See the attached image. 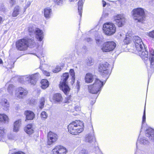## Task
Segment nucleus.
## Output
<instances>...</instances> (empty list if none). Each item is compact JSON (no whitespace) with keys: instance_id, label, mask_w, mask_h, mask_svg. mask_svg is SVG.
Instances as JSON below:
<instances>
[{"instance_id":"52","label":"nucleus","mask_w":154,"mask_h":154,"mask_svg":"<svg viewBox=\"0 0 154 154\" xmlns=\"http://www.w3.org/2000/svg\"><path fill=\"white\" fill-rule=\"evenodd\" d=\"M75 78H71V84L73 85L75 82Z\"/></svg>"},{"instance_id":"43","label":"nucleus","mask_w":154,"mask_h":154,"mask_svg":"<svg viewBox=\"0 0 154 154\" xmlns=\"http://www.w3.org/2000/svg\"><path fill=\"white\" fill-rule=\"evenodd\" d=\"M95 149V153L96 154H103L98 147H96Z\"/></svg>"},{"instance_id":"36","label":"nucleus","mask_w":154,"mask_h":154,"mask_svg":"<svg viewBox=\"0 0 154 154\" xmlns=\"http://www.w3.org/2000/svg\"><path fill=\"white\" fill-rule=\"evenodd\" d=\"M146 35L152 38H154V30L147 32Z\"/></svg>"},{"instance_id":"7","label":"nucleus","mask_w":154,"mask_h":154,"mask_svg":"<svg viewBox=\"0 0 154 154\" xmlns=\"http://www.w3.org/2000/svg\"><path fill=\"white\" fill-rule=\"evenodd\" d=\"M69 75L68 73H63L61 81L59 85L60 90L62 91L65 94H68L70 91V89L68 85L67 80L69 78Z\"/></svg>"},{"instance_id":"20","label":"nucleus","mask_w":154,"mask_h":154,"mask_svg":"<svg viewBox=\"0 0 154 154\" xmlns=\"http://www.w3.org/2000/svg\"><path fill=\"white\" fill-rule=\"evenodd\" d=\"M24 114L26 116V121L27 120H32L35 117V114L34 113L29 110H26L25 111Z\"/></svg>"},{"instance_id":"8","label":"nucleus","mask_w":154,"mask_h":154,"mask_svg":"<svg viewBox=\"0 0 154 154\" xmlns=\"http://www.w3.org/2000/svg\"><path fill=\"white\" fill-rule=\"evenodd\" d=\"M132 14L135 20H137L138 22H143L145 16V12L143 8H138L134 9L132 11Z\"/></svg>"},{"instance_id":"22","label":"nucleus","mask_w":154,"mask_h":154,"mask_svg":"<svg viewBox=\"0 0 154 154\" xmlns=\"http://www.w3.org/2000/svg\"><path fill=\"white\" fill-rule=\"evenodd\" d=\"M52 10L50 8H46L44 9V14L46 19H47L50 18Z\"/></svg>"},{"instance_id":"58","label":"nucleus","mask_w":154,"mask_h":154,"mask_svg":"<svg viewBox=\"0 0 154 154\" xmlns=\"http://www.w3.org/2000/svg\"><path fill=\"white\" fill-rule=\"evenodd\" d=\"M2 21V19L1 17H0V24L1 23V22Z\"/></svg>"},{"instance_id":"21","label":"nucleus","mask_w":154,"mask_h":154,"mask_svg":"<svg viewBox=\"0 0 154 154\" xmlns=\"http://www.w3.org/2000/svg\"><path fill=\"white\" fill-rule=\"evenodd\" d=\"M140 134L136 143L137 148L138 147V143L144 145H147L149 144V142L147 139L145 137H143L140 138Z\"/></svg>"},{"instance_id":"44","label":"nucleus","mask_w":154,"mask_h":154,"mask_svg":"<svg viewBox=\"0 0 154 154\" xmlns=\"http://www.w3.org/2000/svg\"><path fill=\"white\" fill-rule=\"evenodd\" d=\"M71 96H69L67 97L66 98L65 100V103H69L71 102Z\"/></svg>"},{"instance_id":"45","label":"nucleus","mask_w":154,"mask_h":154,"mask_svg":"<svg viewBox=\"0 0 154 154\" xmlns=\"http://www.w3.org/2000/svg\"><path fill=\"white\" fill-rule=\"evenodd\" d=\"M42 71L43 73L46 76H48L50 75V73L47 71L43 70Z\"/></svg>"},{"instance_id":"10","label":"nucleus","mask_w":154,"mask_h":154,"mask_svg":"<svg viewBox=\"0 0 154 154\" xmlns=\"http://www.w3.org/2000/svg\"><path fill=\"white\" fill-rule=\"evenodd\" d=\"M116 46V43L113 41H108L105 42L101 48L103 52H107L113 50Z\"/></svg>"},{"instance_id":"19","label":"nucleus","mask_w":154,"mask_h":154,"mask_svg":"<svg viewBox=\"0 0 154 154\" xmlns=\"http://www.w3.org/2000/svg\"><path fill=\"white\" fill-rule=\"evenodd\" d=\"M24 130L26 133L30 135L34 133V128L33 124H29L27 125L24 128Z\"/></svg>"},{"instance_id":"47","label":"nucleus","mask_w":154,"mask_h":154,"mask_svg":"<svg viewBox=\"0 0 154 154\" xmlns=\"http://www.w3.org/2000/svg\"><path fill=\"white\" fill-rule=\"evenodd\" d=\"M4 131L3 129L0 128V137L4 135Z\"/></svg>"},{"instance_id":"35","label":"nucleus","mask_w":154,"mask_h":154,"mask_svg":"<svg viewBox=\"0 0 154 154\" xmlns=\"http://www.w3.org/2000/svg\"><path fill=\"white\" fill-rule=\"evenodd\" d=\"M98 96V95H93V96L91 97L92 98L93 100H91L90 102V104L91 105H93L96 102V100Z\"/></svg>"},{"instance_id":"33","label":"nucleus","mask_w":154,"mask_h":154,"mask_svg":"<svg viewBox=\"0 0 154 154\" xmlns=\"http://www.w3.org/2000/svg\"><path fill=\"white\" fill-rule=\"evenodd\" d=\"M131 41V37L126 36L124 40V42L125 45H128L130 43Z\"/></svg>"},{"instance_id":"32","label":"nucleus","mask_w":154,"mask_h":154,"mask_svg":"<svg viewBox=\"0 0 154 154\" xmlns=\"http://www.w3.org/2000/svg\"><path fill=\"white\" fill-rule=\"evenodd\" d=\"M45 99L44 97H42L40 100L39 104V107L41 109H42L44 107L45 103Z\"/></svg>"},{"instance_id":"15","label":"nucleus","mask_w":154,"mask_h":154,"mask_svg":"<svg viewBox=\"0 0 154 154\" xmlns=\"http://www.w3.org/2000/svg\"><path fill=\"white\" fill-rule=\"evenodd\" d=\"M85 140L86 142L89 143H94L95 141V138L94 134V130L93 128H92L91 132L85 136Z\"/></svg>"},{"instance_id":"63","label":"nucleus","mask_w":154,"mask_h":154,"mask_svg":"<svg viewBox=\"0 0 154 154\" xmlns=\"http://www.w3.org/2000/svg\"><path fill=\"white\" fill-rule=\"evenodd\" d=\"M70 2H72L74 0H69Z\"/></svg>"},{"instance_id":"28","label":"nucleus","mask_w":154,"mask_h":154,"mask_svg":"<svg viewBox=\"0 0 154 154\" xmlns=\"http://www.w3.org/2000/svg\"><path fill=\"white\" fill-rule=\"evenodd\" d=\"M146 104L144 107V108L143 112V115L142 117V123L141 127L140 129V133L142 131V130L143 128L145 125V123L146 122Z\"/></svg>"},{"instance_id":"39","label":"nucleus","mask_w":154,"mask_h":154,"mask_svg":"<svg viewBox=\"0 0 154 154\" xmlns=\"http://www.w3.org/2000/svg\"><path fill=\"white\" fill-rule=\"evenodd\" d=\"M54 2L56 4L59 5H62L63 3L62 0H54Z\"/></svg>"},{"instance_id":"64","label":"nucleus","mask_w":154,"mask_h":154,"mask_svg":"<svg viewBox=\"0 0 154 154\" xmlns=\"http://www.w3.org/2000/svg\"><path fill=\"white\" fill-rule=\"evenodd\" d=\"M15 77V76H12V78H14V77Z\"/></svg>"},{"instance_id":"41","label":"nucleus","mask_w":154,"mask_h":154,"mask_svg":"<svg viewBox=\"0 0 154 154\" xmlns=\"http://www.w3.org/2000/svg\"><path fill=\"white\" fill-rule=\"evenodd\" d=\"M79 154H89V153L88 150L83 149L80 151Z\"/></svg>"},{"instance_id":"30","label":"nucleus","mask_w":154,"mask_h":154,"mask_svg":"<svg viewBox=\"0 0 154 154\" xmlns=\"http://www.w3.org/2000/svg\"><path fill=\"white\" fill-rule=\"evenodd\" d=\"M20 8L18 6H17L14 8L12 15L13 17H17L19 14Z\"/></svg>"},{"instance_id":"4","label":"nucleus","mask_w":154,"mask_h":154,"mask_svg":"<svg viewBox=\"0 0 154 154\" xmlns=\"http://www.w3.org/2000/svg\"><path fill=\"white\" fill-rule=\"evenodd\" d=\"M39 76L38 73L28 75L25 76H22L20 77L18 79V81L21 84L26 83L31 85H35L39 78Z\"/></svg>"},{"instance_id":"29","label":"nucleus","mask_w":154,"mask_h":154,"mask_svg":"<svg viewBox=\"0 0 154 154\" xmlns=\"http://www.w3.org/2000/svg\"><path fill=\"white\" fill-rule=\"evenodd\" d=\"M8 117L4 114H0V123H5L8 122Z\"/></svg>"},{"instance_id":"59","label":"nucleus","mask_w":154,"mask_h":154,"mask_svg":"<svg viewBox=\"0 0 154 154\" xmlns=\"http://www.w3.org/2000/svg\"><path fill=\"white\" fill-rule=\"evenodd\" d=\"M3 63V61L0 58V64Z\"/></svg>"},{"instance_id":"51","label":"nucleus","mask_w":154,"mask_h":154,"mask_svg":"<svg viewBox=\"0 0 154 154\" xmlns=\"http://www.w3.org/2000/svg\"><path fill=\"white\" fill-rule=\"evenodd\" d=\"M12 154H25L24 152H14Z\"/></svg>"},{"instance_id":"49","label":"nucleus","mask_w":154,"mask_h":154,"mask_svg":"<svg viewBox=\"0 0 154 154\" xmlns=\"http://www.w3.org/2000/svg\"><path fill=\"white\" fill-rule=\"evenodd\" d=\"M74 108L76 111H78L80 110V107L78 105H75Z\"/></svg>"},{"instance_id":"40","label":"nucleus","mask_w":154,"mask_h":154,"mask_svg":"<svg viewBox=\"0 0 154 154\" xmlns=\"http://www.w3.org/2000/svg\"><path fill=\"white\" fill-rule=\"evenodd\" d=\"M108 15L109 14L106 11V10H104L102 15V18H106L108 16Z\"/></svg>"},{"instance_id":"60","label":"nucleus","mask_w":154,"mask_h":154,"mask_svg":"<svg viewBox=\"0 0 154 154\" xmlns=\"http://www.w3.org/2000/svg\"><path fill=\"white\" fill-rule=\"evenodd\" d=\"M75 48H76V49L77 50H79V49H78V48L77 46H75Z\"/></svg>"},{"instance_id":"16","label":"nucleus","mask_w":154,"mask_h":154,"mask_svg":"<svg viewBox=\"0 0 154 154\" xmlns=\"http://www.w3.org/2000/svg\"><path fill=\"white\" fill-rule=\"evenodd\" d=\"M115 21L118 26L121 27L124 25L125 19L121 15H118L115 18Z\"/></svg>"},{"instance_id":"27","label":"nucleus","mask_w":154,"mask_h":154,"mask_svg":"<svg viewBox=\"0 0 154 154\" xmlns=\"http://www.w3.org/2000/svg\"><path fill=\"white\" fill-rule=\"evenodd\" d=\"M41 87L43 89H45L48 88L49 86V82L48 80L45 79H42L41 82Z\"/></svg>"},{"instance_id":"54","label":"nucleus","mask_w":154,"mask_h":154,"mask_svg":"<svg viewBox=\"0 0 154 154\" xmlns=\"http://www.w3.org/2000/svg\"><path fill=\"white\" fill-rule=\"evenodd\" d=\"M102 3H103V7H105L106 5V2L104 1V0L102 1Z\"/></svg>"},{"instance_id":"55","label":"nucleus","mask_w":154,"mask_h":154,"mask_svg":"<svg viewBox=\"0 0 154 154\" xmlns=\"http://www.w3.org/2000/svg\"><path fill=\"white\" fill-rule=\"evenodd\" d=\"M95 40L96 41V43L98 45H99L100 40L99 39L95 38Z\"/></svg>"},{"instance_id":"23","label":"nucleus","mask_w":154,"mask_h":154,"mask_svg":"<svg viewBox=\"0 0 154 154\" xmlns=\"http://www.w3.org/2000/svg\"><path fill=\"white\" fill-rule=\"evenodd\" d=\"M21 120L19 119L14 122L13 129L14 132H17L19 131V128L21 124Z\"/></svg>"},{"instance_id":"46","label":"nucleus","mask_w":154,"mask_h":154,"mask_svg":"<svg viewBox=\"0 0 154 154\" xmlns=\"http://www.w3.org/2000/svg\"><path fill=\"white\" fill-rule=\"evenodd\" d=\"M31 2L30 1H28L27 2L26 6L24 7V9L25 10L26 9L29 7L31 5Z\"/></svg>"},{"instance_id":"12","label":"nucleus","mask_w":154,"mask_h":154,"mask_svg":"<svg viewBox=\"0 0 154 154\" xmlns=\"http://www.w3.org/2000/svg\"><path fill=\"white\" fill-rule=\"evenodd\" d=\"M133 40L137 51H139L142 49L143 47H145V45L142 40L139 36H134L133 38Z\"/></svg>"},{"instance_id":"13","label":"nucleus","mask_w":154,"mask_h":154,"mask_svg":"<svg viewBox=\"0 0 154 154\" xmlns=\"http://www.w3.org/2000/svg\"><path fill=\"white\" fill-rule=\"evenodd\" d=\"M58 136L56 134L50 131L48 135V144L50 145L57 140Z\"/></svg>"},{"instance_id":"31","label":"nucleus","mask_w":154,"mask_h":154,"mask_svg":"<svg viewBox=\"0 0 154 154\" xmlns=\"http://www.w3.org/2000/svg\"><path fill=\"white\" fill-rule=\"evenodd\" d=\"M86 63L88 66H91L94 63V61L93 58L91 57H88L86 60Z\"/></svg>"},{"instance_id":"3","label":"nucleus","mask_w":154,"mask_h":154,"mask_svg":"<svg viewBox=\"0 0 154 154\" xmlns=\"http://www.w3.org/2000/svg\"><path fill=\"white\" fill-rule=\"evenodd\" d=\"M84 126L82 122L76 121L71 123L68 126V131L70 134L76 135L82 132Z\"/></svg>"},{"instance_id":"5","label":"nucleus","mask_w":154,"mask_h":154,"mask_svg":"<svg viewBox=\"0 0 154 154\" xmlns=\"http://www.w3.org/2000/svg\"><path fill=\"white\" fill-rule=\"evenodd\" d=\"M105 83V81H102L96 79L93 85L88 86L89 92L98 96Z\"/></svg>"},{"instance_id":"11","label":"nucleus","mask_w":154,"mask_h":154,"mask_svg":"<svg viewBox=\"0 0 154 154\" xmlns=\"http://www.w3.org/2000/svg\"><path fill=\"white\" fill-rule=\"evenodd\" d=\"M28 93V91L26 88L20 87L17 88L15 95L18 99L21 100L25 98Z\"/></svg>"},{"instance_id":"61","label":"nucleus","mask_w":154,"mask_h":154,"mask_svg":"<svg viewBox=\"0 0 154 154\" xmlns=\"http://www.w3.org/2000/svg\"><path fill=\"white\" fill-rule=\"evenodd\" d=\"M10 88H12L13 87V85L12 84H10Z\"/></svg>"},{"instance_id":"18","label":"nucleus","mask_w":154,"mask_h":154,"mask_svg":"<svg viewBox=\"0 0 154 154\" xmlns=\"http://www.w3.org/2000/svg\"><path fill=\"white\" fill-rule=\"evenodd\" d=\"M52 100L54 103H60L62 101L63 97L60 93H57L53 95Z\"/></svg>"},{"instance_id":"48","label":"nucleus","mask_w":154,"mask_h":154,"mask_svg":"<svg viewBox=\"0 0 154 154\" xmlns=\"http://www.w3.org/2000/svg\"><path fill=\"white\" fill-rule=\"evenodd\" d=\"M85 41L87 42L90 43L92 41V39L91 38L88 37L85 38Z\"/></svg>"},{"instance_id":"56","label":"nucleus","mask_w":154,"mask_h":154,"mask_svg":"<svg viewBox=\"0 0 154 154\" xmlns=\"http://www.w3.org/2000/svg\"><path fill=\"white\" fill-rule=\"evenodd\" d=\"M9 86L10 84L9 83H8L6 84L5 87L7 88L8 90H9Z\"/></svg>"},{"instance_id":"25","label":"nucleus","mask_w":154,"mask_h":154,"mask_svg":"<svg viewBox=\"0 0 154 154\" xmlns=\"http://www.w3.org/2000/svg\"><path fill=\"white\" fill-rule=\"evenodd\" d=\"M78 11L80 17L82 16V8L83 7V2L82 0H79L78 2Z\"/></svg>"},{"instance_id":"57","label":"nucleus","mask_w":154,"mask_h":154,"mask_svg":"<svg viewBox=\"0 0 154 154\" xmlns=\"http://www.w3.org/2000/svg\"><path fill=\"white\" fill-rule=\"evenodd\" d=\"M125 0H120L119 2H120L121 4H122L121 3L122 2H125Z\"/></svg>"},{"instance_id":"6","label":"nucleus","mask_w":154,"mask_h":154,"mask_svg":"<svg viewBox=\"0 0 154 154\" xmlns=\"http://www.w3.org/2000/svg\"><path fill=\"white\" fill-rule=\"evenodd\" d=\"M110 65L107 62L103 63H100L98 66L99 72L100 73L103 77L104 78L105 80L103 81L106 82L111 73V70L109 68Z\"/></svg>"},{"instance_id":"34","label":"nucleus","mask_w":154,"mask_h":154,"mask_svg":"<svg viewBox=\"0 0 154 154\" xmlns=\"http://www.w3.org/2000/svg\"><path fill=\"white\" fill-rule=\"evenodd\" d=\"M40 116L43 120H45L48 117V114L45 111H43L41 112Z\"/></svg>"},{"instance_id":"1","label":"nucleus","mask_w":154,"mask_h":154,"mask_svg":"<svg viewBox=\"0 0 154 154\" xmlns=\"http://www.w3.org/2000/svg\"><path fill=\"white\" fill-rule=\"evenodd\" d=\"M29 34L32 37L20 39L16 42V46L18 50L24 51L26 50L28 47L32 48L35 44L34 38L32 36L35 35L36 39L40 42L42 41L44 38L43 31L39 28H36L32 26H30L28 28Z\"/></svg>"},{"instance_id":"2","label":"nucleus","mask_w":154,"mask_h":154,"mask_svg":"<svg viewBox=\"0 0 154 154\" xmlns=\"http://www.w3.org/2000/svg\"><path fill=\"white\" fill-rule=\"evenodd\" d=\"M138 51V53L139 56L143 59L146 60L148 59V57L150 61V68L147 66L148 70H150L151 72L154 71V50L152 49H149V56L148 51L146 50L145 47H143L142 49Z\"/></svg>"},{"instance_id":"37","label":"nucleus","mask_w":154,"mask_h":154,"mask_svg":"<svg viewBox=\"0 0 154 154\" xmlns=\"http://www.w3.org/2000/svg\"><path fill=\"white\" fill-rule=\"evenodd\" d=\"M61 69L60 67L59 66H57L55 69L53 70V72L55 73L61 71Z\"/></svg>"},{"instance_id":"26","label":"nucleus","mask_w":154,"mask_h":154,"mask_svg":"<svg viewBox=\"0 0 154 154\" xmlns=\"http://www.w3.org/2000/svg\"><path fill=\"white\" fill-rule=\"evenodd\" d=\"M2 104L3 106L4 109L8 112L9 108V102L7 100L4 99L2 101Z\"/></svg>"},{"instance_id":"42","label":"nucleus","mask_w":154,"mask_h":154,"mask_svg":"<svg viewBox=\"0 0 154 154\" xmlns=\"http://www.w3.org/2000/svg\"><path fill=\"white\" fill-rule=\"evenodd\" d=\"M87 51V48L85 46H83L81 49V51L82 53L85 54Z\"/></svg>"},{"instance_id":"50","label":"nucleus","mask_w":154,"mask_h":154,"mask_svg":"<svg viewBox=\"0 0 154 154\" xmlns=\"http://www.w3.org/2000/svg\"><path fill=\"white\" fill-rule=\"evenodd\" d=\"M15 3V0H10V5H11L12 6L14 5Z\"/></svg>"},{"instance_id":"17","label":"nucleus","mask_w":154,"mask_h":154,"mask_svg":"<svg viewBox=\"0 0 154 154\" xmlns=\"http://www.w3.org/2000/svg\"><path fill=\"white\" fill-rule=\"evenodd\" d=\"M145 134L146 137L154 142V129L149 127L146 129Z\"/></svg>"},{"instance_id":"62","label":"nucleus","mask_w":154,"mask_h":154,"mask_svg":"<svg viewBox=\"0 0 154 154\" xmlns=\"http://www.w3.org/2000/svg\"><path fill=\"white\" fill-rule=\"evenodd\" d=\"M77 85H79V83L78 81H77Z\"/></svg>"},{"instance_id":"53","label":"nucleus","mask_w":154,"mask_h":154,"mask_svg":"<svg viewBox=\"0 0 154 154\" xmlns=\"http://www.w3.org/2000/svg\"><path fill=\"white\" fill-rule=\"evenodd\" d=\"M16 61V60H14L12 62L13 64L11 65V66H10V69H11L12 68H13L14 67V64L15 62Z\"/></svg>"},{"instance_id":"9","label":"nucleus","mask_w":154,"mask_h":154,"mask_svg":"<svg viewBox=\"0 0 154 154\" xmlns=\"http://www.w3.org/2000/svg\"><path fill=\"white\" fill-rule=\"evenodd\" d=\"M103 32L106 35H111L114 34L116 31L115 25L112 23L107 22L103 25Z\"/></svg>"},{"instance_id":"14","label":"nucleus","mask_w":154,"mask_h":154,"mask_svg":"<svg viewBox=\"0 0 154 154\" xmlns=\"http://www.w3.org/2000/svg\"><path fill=\"white\" fill-rule=\"evenodd\" d=\"M67 152L66 149L61 146H56L52 150V154H66Z\"/></svg>"},{"instance_id":"38","label":"nucleus","mask_w":154,"mask_h":154,"mask_svg":"<svg viewBox=\"0 0 154 154\" xmlns=\"http://www.w3.org/2000/svg\"><path fill=\"white\" fill-rule=\"evenodd\" d=\"M69 73L72 78H75V73L73 69H70L69 70Z\"/></svg>"},{"instance_id":"24","label":"nucleus","mask_w":154,"mask_h":154,"mask_svg":"<svg viewBox=\"0 0 154 154\" xmlns=\"http://www.w3.org/2000/svg\"><path fill=\"white\" fill-rule=\"evenodd\" d=\"M85 82L86 83H91L93 80V75L91 73H88L86 75L85 78Z\"/></svg>"}]
</instances>
